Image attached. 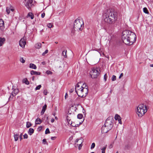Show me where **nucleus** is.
<instances>
[{"instance_id":"14","label":"nucleus","mask_w":153,"mask_h":153,"mask_svg":"<svg viewBox=\"0 0 153 153\" xmlns=\"http://www.w3.org/2000/svg\"><path fill=\"white\" fill-rule=\"evenodd\" d=\"M19 91L18 89H14L12 92V95L13 96H15L18 93Z\"/></svg>"},{"instance_id":"37","label":"nucleus","mask_w":153,"mask_h":153,"mask_svg":"<svg viewBox=\"0 0 153 153\" xmlns=\"http://www.w3.org/2000/svg\"><path fill=\"white\" fill-rule=\"evenodd\" d=\"M53 25L51 23H48L47 24V26L49 28L52 27Z\"/></svg>"},{"instance_id":"25","label":"nucleus","mask_w":153,"mask_h":153,"mask_svg":"<svg viewBox=\"0 0 153 153\" xmlns=\"http://www.w3.org/2000/svg\"><path fill=\"white\" fill-rule=\"evenodd\" d=\"M77 117L79 119H81L83 117V115L81 114H78Z\"/></svg>"},{"instance_id":"1","label":"nucleus","mask_w":153,"mask_h":153,"mask_svg":"<svg viewBox=\"0 0 153 153\" xmlns=\"http://www.w3.org/2000/svg\"><path fill=\"white\" fill-rule=\"evenodd\" d=\"M135 34L129 30H125L122 33V39L126 45H131L136 41Z\"/></svg>"},{"instance_id":"41","label":"nucleus","mask_w":153,"mask_h":153,"mask_svg":"<svg viewBox=\"0 0 153 153\" xmlns=\"http://www.w3.org/2000/svg\"><path fill=\"white\" fill-rule=\"evenodd\" d=\"M25 83L26 85H29V82L28 81L27 79H26L25 80Z\"/></svg>"},{"instance_id":"59","label":"nucleus","mask_w":153,"mask_h":153,"mask_svg":"<svg viewBox=\"0 0 153 153\" xmlns=\"http://www.w3.org/2000/svg\"><path fill=\"white\" fill-rule=\"evenodd\" d=\"M74 114V113H71V112H70V111H68V115L69 114L70 115L71 114Z\"/></svg>"},{"instance_id":"29","label":"nucleus","mask_w":153,"mask_h":153,"mask_svg":"<svg viewBox=\"0 0 153 153\" xmlns=\"http://www.w3.org/2000/svg\"><path fill=\"white\" fill-rule=\"evenodd\" d=\"M48 115L47 114H45V115L44 118L45 119V121H46L47 122H48Z\"/></svg>"},{"instance_id":"43","label":"nucleus","mask_w":153,"mask_h":153,"mask_svg":"<svg viewBox=\"0 0 153 153\" xmlns=\"http://www.w3.org/2000/svg\"><path fill=\"white\" fill-rule=\"evenodd\" d=\"M82 141V140H81V141L80 142L81 143L79 144V150L81 149V147L82 146V145H81V144L82 143V142H81Z\"/></svg>"},{"instance_id":"28","label":"nucleus","mask_w":153,"mask_h":153,"mask_svg":"<svg viewBox=\"0 0 153 153\" xmlns=\"http://www.w3.org/2000/svg\"><path fill=\"white\" fill-rule=\"evenodd\" d=\"M10 7H6V12L8 14H9L10 12Z\"/></svg>"},{"instance_id":"39","label":"nucleus","mask_w":153,"mask_h":153,"mask_svg":"<svg viewBox=\"0 0 153 153\" xmlns=\"http://www.w3.org/2000/svg\"><path fill=\"white\" fill-rule=\"evenodd\" d=\"M107 77L108 76H107V74H105L104 75V80L105 81H106Z\"/></svg>"},{"instance_id":"61","label":"nucleus","mask_w":153,"mask_h":153,"mask_svg":"<svg viewBox=\"0 0 153 153\" xmlns=\"http://www.w3.org/2000/svg\"><path fill=\"white\" fill-rule=\"evenodd\" d=\"M150 66L151 67H153V64H150Z\"/></svg>"},{"instance_id":"38","label":"nucleus","mask_w":153,"mask_h":153,"mask_svg":"<svg viewBox=\"0 0 153 153\" xmlns=\"http://www.w3.org/2000/svg\"><path fill=\"white\" fill-rule=\"evenodd\" d=\"M48 50H46L45 51V52H43L42 53V56H45L46 54L48 53Z\"/></svg>"},{"instance_id":"42","label":"nucleus","mask_w":153,"mask_h":153,"mask_svg":"<svg viewBox=\"0 0 153 153\" xmlns=\"http://www.w3.org/2000/svg\"><path fill=\"white\" fill-rule=\"evenodd\" d=\"M82 140L81 139H77L76 140V141H75V146L76 147V145H77V146H78V144H76V143H78V141H79V140Z\"/></svg>"},{"instance_id":"18","label":"nucleus","mask_w":153,"mask_h":153,"mask_svg":"<svg viewBox=\"0 0 153 153\" xmlns=\"http://www.w3.org/2000/svg\"><path fill=\"white\" fill-rule=\"evenodd\" d=\"M42 122V120L40 118H37L36 120L35 124H40Z\"/></svg>"},{"instance_id":"56","label":"nucleus","mask_w":153,"mask_h":153,"mask_svg":"<svg viewBox=\"0 0 153 153\" xmlns=\"http://www.w3.org/2000/svg\"><path fill=\"white\" fill-rule=\"evenodd\" d=\"M113 147V145L112 144H110L109 146V148H110V149H111V148Z\"/></svg>"},{"instance_id":"20","label":"nucleus","mask_w":153,"mask_h":153,"mask_svg":"<svg viewBox=\"0 0 153 153\" xmlns=\"http://www.w3.org/2000/svg\"><path fill=\"white\" fill-rule=\"evenodd\" d=\"M130 148V146L129 144L128 143L126 144L125 147L124 149L125 150H127L129 149Z\"/></svg>"},{"instance_id":"26","label":"nucleus","mask_w":153,"mask_h":153,"mask_svg":"<svg viewBox=\"0 0 153 153\" xmlns=\"http://www.w3.org/2000/svg\"><path fill=\"white\" fill-rule=\"evenodd\" d=\"M106 146H107V145H106V146L105 147H103L101 149V150L102 151V153H105V150L106 148Z\"/></svg>"},{"instance_id":"64","label":"nucleus","mask_w":153,"mask_h":153,"mask_svg":"<svg viewBox=\"0 0 153 153\" xmlns=\"http://www.w3.org/2000/svg\"><path fill=\"white\" fill-rule=\"evenodd\" d=\"M34 77H34V76H33V78H32V79H33V80H34Z\"/></svg>"},{"instance_id":"23","label":"nucleus","mask_w":153,"mask_h":153,"mask_svg":"<svg viewBox=\"0 0 153 153\" xmlns=\"http://www.w3.org/2000/svg\"><path fill=\"white\" fill-rule=\"evenodd\" d=\"M67 50H64L62 53V55H63L65 57H66L67 55H66Z\"/></svg>"},{"instance_id":"9","label":"nucleus","mask_w":153,"mask_h":153,"mask_svg":"<svg viewBox=\"0 0 153 153\" xmlns=\"http://www.w3.org/2000/svg\"><path fill=\"white\" fill-rule=\"evenodd\" d=\"M108 127L105 126V125H104L101 128L102 132L103 133H107L110 130L108 129Z\"/></svg>"},{"instance_id":"44","label":"nucleus","mask_w":153,"mask_h":153,"mask_svg":"<svg viewBox=\"0 0 153 153\" xmlns=\"http://www.w3.org/2000/svg\"><path fill=\"white\" fill-rule=\"evenodd\" d=\"M43 93L45 95H47L48 93V92L47 90H44L43 91Z\"/></svg>"},{"instance_id":"8","label":"nucleus","mask_w":153,"mask_h":153,"mask_svg":"<svg viewBox=\"0 0 153 153\" xmlns=\"http://www.w3.org/2000/svg\"><path fill=\"white\" fill-rule=\"evenodd\" d=\"M26 44L25 39L24 38V37L22 38L19 42V45L22 48L25 47Z\"/></svg>"},{"instance_id":"63","label":"nucleus","mask_w":153,"mask_h":153,"mask_svg":"<svg viewBox=\"0 0 153 153\" xmlns=\"http://www.w3.org/2000/svg\"><path fill=\"white\" fill-rule=\"evenodd\" d=\"M55 118L56 120H58V118L56 117H55Z\"/></svg>"},{"instance_id":"52","label":"nucleus","mask_w":153,"mask_h":153,"mask_svg":"<svg viewBox=\"0 0 153 153\" xmlns=\"http://www.w3.org/2000/svg\"><path fill=\"white\" fill-rule=\"evenodd\" d=\"M45 13H42V14L41 15L42 17V18H44L45 17Z\"/></svg>"},{"instance_id":"27","label":"nucleus","mask_w":153,"mask_h":153,"mask_svg":"<svg viewBox=\"0 0 153 153\" xmlns=\"http://www.w3.org/2000/svg\"><path fill=\"white\" fill-rule=\"evenodd\" d=\"M143 11L144 13L146 14H149V13L147 8L146 7H144L143 8Z\"/></svg>"},{"instance_id":"3","label":"nucleus","mask_w":153,"mask_h":153,"mask_svg":"<svg viewBox=\"0 0 153 153\" xmlns=\"http://www.w3.org/2000/svg\"><path fill=\"white\" fill-rule=\"evenodd\" d=\"M86 87V85L85 84H83V86H81V88L79 89H76L75 88V91L78 96L81 97H85L88 93V87Z\"/></svg>"},{"instance_id":"54","label":"nucleus","mask_w":153,"mask_h":153,"mask_svg":"<svg viewBox=\"0 0 153 153\" xmlns=\"http://www.w3.org/2000/svg\"><path fill=\"white\" fill-rule=\"evenodd\" d=\"M43 32H44V30L43 29H42V30H41L40 32V34H42V33Z\"/></svg>"},{"instance_id":"4","label":"nucleus","mask_w":153,"mask_h":153,"mask_svg":"<svg viewBox=\"0 0 153 153\" xmlns=\"http://www.w3.org/2000/svg\"><path fill=\"white\" fill-rule=\"evenodd\" d=\"M84 27V23L80 18L76 19L74 23V28L75 31H81Z\"/></svg>"},{"instance_id":"13","label":"nucleus","mask_w":153,"mask_h":153,"mask_svg":"<svg viewBox=\"0 0 153 153\" xmlns=\"http://www.w3.org/2000/svg\"><path fill=\"white\" fill-rule=\"evenodd\" d=\"M47 107V105L46 104L45 105L43 106L42 110L41 112V115H43L44 114L45 112V111Z\"/></svg>"},{"instance_id":"46","label":"nucleus","mask_w":153,"mask_h":153,"mask_svg":"<svg viewBox=\"0 0 153 153\" xmlns=\"http://www.w3.org/2000/svg\"><path fill=\"white\" fill-rule=\"evenodd\" d=\"M80 83V82H79L78 83H77L76 85L75 86V88H76V89H78L77 88H79V85L78 84L79 83Z\"/></svg>"},{"instance_id":"30","label":"nucleus","mask_w":153,"mask_h":153,"mask_svg":"<svg viewBox=\"0 0 153 153\" xmlns=\"http://www.w3.org/2000/svg\"><path fill=\"white\" fill-rule=\"evenodd\" d=\"M116 79V77L115 76L113 75L111 78V80L112 81H114Z\"/></svg>"},{"instance_id":"47","label":"nucleus","mask_w":153,"mask_h":153,"mask_svg":"<svg viewBox=\"0 0 153 153\" xmlns=\"http://www.w3.org/2000/svg\"><path fill=\"white\" fill-rule=\"evenodd\" d=\"M10 10H11V11H13L14 10V8L13 7H12L10 5Z\"/></svg>"},{"instance_id":"53","label":"nucleus","mask_w":153,"mask_h":153,"mask_svg":"<svg viewBox=\"0 0 153 153\" xmlns=\"http://www.w3.org/2000/svg\"><path fill=\"white\" fill-rule=\"evenodd\" d=\"M123 76V73H121L119 77V78L120 79L122 76Z\"/></svg>"},{"instance_id":"57","label":"nucleus","mask_w":153,"mask_h":153,"mask_svg":"<svg viewBox=\"0 0 153 153\" xmlns=\"http://www.w3.org/2000/svg\"><path fill=\"white\" fill-rule=\"evenodd\" d=\"M68 96L67 93H66L65 96V99H66L67 97H68Z\"/></svg>"},{"instance_id":"17","label":"nucleus","mask_w":153,"mask_h":153,"mask_svg":"<svg viewBox=\"0 0 153 153\" xmlns=\"http://www.w3.org/2000/svg\"><path fill=\"white\" fill-rule=\"evenodd\" d=\"M29 67L30 68L36 69L37 68L36 65L33 63H30V64Z\"/></svg>"},{"instance_id":"55","label":"nucleus","mask_w":153,"mask_h":153,"mask_svg":"<svg viewBox=\"0 0 153 153\" xmlns=\"http://www.w3.org/2000/svg\"><path fill=\"white\" fill-rule=\"evenodd\" d=\"M54 120H54V119L53 118L51 119V122L52 123L54 122Z\"/></svg>"},{"instance_id":"35","label":"nucleus","mask_w":153,"mask_h":153,"mask_svg":"<svg viewBox=\"0 0 153 153\" xmlns=\"http://www.w3.org/2000/svg\"><path fill=\"white\" fill-rule=\"evenodd\" d=\"M95 146V143H92V144L91 145V149H94V148Z\"/></svg>"},{"instance_id":"45","label":"nucleus","mask_w":153,"mask_h":153,"mask_svg":"<svg viewBox=\"0 0 153 153\" xmlns=\"http://www.w3.org/2000/svg\"><path fill=\"white\" fill-rule=\"evenodd\" d=\"M23 137L24 139H27L28 138V135L27 134H25L23 135Z\"/></svg>"},{"instance_id":"10","label":"nucleus","mask_w":153,"mask_h":153,"mask_svg":"<svg viewBox=\"0 0 153 153\" xmlns=\"http://www.w3.org/2000/svg\"><path fill=\"white\" fill-rule=\"evenodd\" d=\"M5 39L4 38L0 37V47L2 46L5 41Z\"/></svg>"},{"instance_id":"7","label":"nucleus","mask_w":153,"mask_h":153,"mask_svg":"<svg viewBox=\"0 0 153 153\" xmlns=\"http://www.w3.org/2000/svg\"><path fill=\"white\" fill-rule=\"evenodd\" d=\"M98 71L96 68H93L90 73V74L92 78H96L98 74Z\"/></svg>"},{"instance_id":"19","label":"nucleus","mask_w":153,"mask_h":153,"mask_svg":"<svg viewBox=\"0 0 153 153\" xmlns=\"http://www.w3.org/2000/svg\"><path fill=\"white\" fill-rule=\"evenodd\" d=\"M42 46V44L40 43H38L36 44L35 45V47L37 49L40 48Z\"/></svg>"},{"instance_id":"60","label":"nucleus","mask_w":153,"mask_h":153,"mask_svg":"<svg viewBox=\"0 0 153 153\" xmlns=\"http://www.w3.org/2000/svg\"><path fill=\"white\" fill-rule=\"evenodd\" d=\"M42 126H41L40 127H39L38 128V129H39V131H40L42 129Z\"/></svg>"},{"instance_id":"32","label":"nucleus","mask_w":153,"mask_h":153,"mask_svg":"<svg viewBox=\"0 0 153 153\" xmlns=\"http://www.w3.org/2000/svg\"><path fill=\"white\" fill-rule=\"evenodd\" d=\"M41 87V85H40L37 86L35 88V90H37L40 89V88Z\"/></svg>"},{"instance_id":"5","label":"nucleus","mask_w":153,"mask_h":153,"mask_svg":"<svg viewBox=\"0 0 153 153\" xmlns=\"http://www.w3.org/2000/svg\"><path fill=\"white\" fill-rule=\"evenodd\" d=\"M147 107L145 105L144 106L143 104H140L137 108V113L139 117H141L147 111Z\"/></svg>"},{"instance_id":"16","label":"nucleus","mask_w":153,"mask_h":153,"mask_svg":"<svg viewBox=\"0 0 153 153\" xmlns=\"http://www.w3.org/2000/svg\"><path fill=\"white\" fill-rule=\"evenodd\" d=\"M34 132V129L33 128H29L28 132V133L30 135H31Z\"/></svg>"},{"instance_id":"58","label":"nucleus","mask_w":153,"mask_h":153,"mask_svg":"<svg viewBox=\"0 0 153 153\" xmlns=\"http://www.w3.org/2000/svg\"><path fill=\"white\" fill-rule=\"evenodd\" d=\"M42 64L43 65H45V61H43V62H42Z\"/></svg>"},{"instance_id":"24","label":"nucleus","mask_w":153,"mask_h":153,"mask_svg":"<svg viewBox=\"0 0 153 153\" xmlns=\"http://www.w3.org/2000/svg\"><path fill=\"white\" fill-rule=\"evenodd\" d=\"M31 125L32 124L30 122H27L26 126L27 128H29L31 126Z\"/></svg>"},{"instance_id":"48","label":"nucleus","mask_w":153,"mask_h":153,"mask_svg":"<svg viewBox=\"0 0 153 153\" xmlns=\"http://www.w3.org/2000/svg\"><path fill=\"white\" fill-rule=\"evenodd\" d=\"M22 133L19 136V138L20 140H21L22 139Z\"/></svg>"},{"instance_id":"33","label":"nucleus","mask_w":153,"mask_h":153,"mask_svg":"<svg viewBox=\"0 0 153 153\" xmlns=\"http://www.w3.org/2000/svg\"><path fill=\"white\" fill-rule=\"evenodd\" d=\"M46 73L48 75L52 74H53V73L52 72H51V71H48V70L47 71H46Z\"/></svg>"},{"instance_id":"51","label":"nucleus","mask_w":153,"mask_h":153,"mask_svg":"<svg viewBox=\"0 0 153 153\" xmlns=\"http://www.w3.org/2000/svg\"><path fill=\"white\" fill-rule=\"evenodd\" d=\"M74 91V88H72L70 90L69 92L70 93H72Z\"/></svg>"},{"instance_id":"40","label":"nucleus","mask_w":153,"mask_h":153,"mask_svg":"<svg viewBox=\"0 0 153 153\" xmlns=\"http://www.w3.org/2000/svg\"><path fill=\"white\" fill-rule=\"evenodd\" d=\"M71 125L73 127H77L79 126L78 124L75 125L74 123H71Z\"/></svg>"},{"instance_id":"22","label":"nucleus","mask_w":153,"mask_h":153,"mask_svg":"<svg viewBox=\"0 0 153 153\" xmlns=\"http://www.w3.org/2000/svg\"><path fill=\"white\" fill-rule=\"evenodd\" d=\"M114 118L116 120H118L119 119L121 118V117L119 115L117 114L115 115L114 117Z\"/></svg>"},{"instance_id":"31","label":"nucleus","mask_w":153,"mask_h":153,"mask_svg":"<svg viewBox=\"0 0 153 153\" xmlns=\"http://www.w3.org/2000/svg\"><path fill=\"white\" fill-rule=\"evenodd\" d=\"M42 143L44 144H46L47 145L48 144V142L46 141V139H44L43 140Z\"/></svg>"},{"instance_id":"6","label":"nucleus","mask_w":153,"mask_h":153,"mask_svg":"<svg viewBox=\"0 0 153 153\" xmlns=\"http://www.w3.org/2000/svg\"><path fill=\"white\" fill-rule=\"evenodd\" d=\"M114 121L113 117H109L107 118L105 121L104 125L105 126L108 127V129L111 130L112 128L113 125L112 124V121Z\"/></svg>"},{"instance_id":"21","label":"nucleus","mask_w":153,"mask_h":153,"mask_svg":"<svg viewBox=\"0 0 153 153\" xmlns=\"http://www.w3.org/2000/svg\"><path fill=\"white\" fill-rule=\"evenodd\" d=\"M14 137L15 139V141H17L19 138V135L18 134H14Z\"/></svg>"},{"instance_id":"49","label":"nucleus","mask_w":153,"mask_h":153,"mask_svg":"<svg viewBox=\"0 0 153 153\" xmlns=\"http://www.w3.org/2000/svg\"><path fill=\"white\" fill-rule=\"evenodd\" d=\"M56 138V137H51V140H55Z\"/></svg>"},{"instance_id":"2","label":"nucleus","mask_w":153,"mask_h":153,"mask_svg":"<svg viewBox=\"0 0 153 153\" xmlns=\"http://www.w3.org/2000/svg\"><path fill=\"white\" fill-rule=\"evenodd\" d=\"M103 18L105 22L110 24H114L118 19L117 12L112 9L108 10L104 14Z\"/></svg>"},{"instance_id":"11","label":"nucleus","mask_w":153,"mask_h":153,"mask_svg":"<svg viewBox=\"0 0 153 153\" xmlns=\"http://www.w3.org/2000/svg\"><path fill=\"white\" fill-rule=\"evenodd\" d=\"M4 23L3 20L1 19H0V28L1 29L4 28Z\"/></svg>"},{"instance_id":"62","label":"nucleus","mask_w":153,"mask_h":153,"mask_svg":"<svg viewBox=\"0 0 153 153\" xmlns=\"http://www.w3.org/2000/svg\"><path fill=\"white\" fill-rule=\"evenodd\" d=\"M82 112H83V113H84L85 112V110H84V109H83V111H82Z\"/></svg>"},{"instance_id":"50","label":"nucleus","mask_w":153,"mask_h":153,"mask_svg":"<svg viewBox=\"0 0 153 153\" xmlns=\"http://www.w3.org/2000/svg\"><path fill=\"white\" fill-rule=\"evenodd\" d=\"M119 123L122 124V123L121 121V118L118 120Z\"/></svg>"},{"instance_id":"34","label":"nucleus","mask_w":153,"mask_h":153,"mask_svg":"<svg viewBox=\"0 0 153 153\" xmlns=\"http://www.w3.org/2000/svg\"><path fill=\"white\" fill-rule=\"evenodd\" d=\"M20 61L22 63H24L25 62V60L23 59V58L22 57L20 58Z\"/></svg>"},{"instance_id":"36","label":"nucleus","mask_w":153,"mask_h":153,"mask_svg":"<svg viewBox=\"0 0 153 153\" xmlns=\"http://www.w3.org/2000/svg\"><path fill=\"white\" fill-rule=\"evenodd\" d=\"M50 133L49 130L48 128H47L45 131V134H47Z\"/></svg>"},{"instance_id":"12","label":"nucleus","mask_w":153,"mask_h":153,"mask_svg":"<svg viewBox=\"0 0 153 153\" xmlns=\"http://www.w3.org/2000/svg\"><path fill=\"white\" fill-rule=\"evenodd\" d=\"M30 74L31 75H40L41 74V73L39 72H37V71H35L33 70H32L30 71Z\"/></svg>"},{"instance_id":"15","label":"nucleus","mask_w":153,"mask_h":153,"mask_svg":"<svg viewBox=\"0 0 153 153\" xmlns=\"http://www.w3.org/2000/svg\"><path fill=\"white\" fill-rule=\"evenodd\" d=\"M30 17L31 19H33L34 18V16L32 13L29 12L27 16V17Z\"/></svg>"}]
</instances>
